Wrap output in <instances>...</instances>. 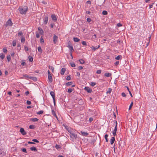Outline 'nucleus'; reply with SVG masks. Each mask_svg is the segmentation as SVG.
Listing matches in <instances>:
<instances>
[{"mask_svg":"<svg viewBox=\"0 0 157 157\" xmlns=\"http://www.w3.org/2000/svg\"><path fill=\"white\" fill-rule=\"evenodd\" d=\"M44 112V111L43 110H40L37 113V114L38 115L42 114Z\"/></svg>","mask_w":157,"mask_h":157,"instance_id":"36","label":"nucleus"},{"mask_svg":"<svg viewBox=\"0 0 157 157\" xmlns=\"http://www.w3.org/2000/svg\"><path fill=\"white\" fill-rule=\"evenodd\" d=\"M117 25L118 27H120L122 26V25L120 23H118L117 24Z\"/></svg>","mask_w":157,"mask_h":157,"instance_id":"63","label":"nucleus"},{"mask_svg":"<svg viewBox=\"0 0 157 157\" xmlns=\"http://www.w3.org/2000/svg\"><path fill=\"white\" fill-rule=\"evenodd\" d=\"M102 13L103 15H106L108 14V12L105 10H103L102 11Z\"/></svg>","mask_w":157,"mask_h":157,"instance_id":"39","label":"nucleus"},{"mask_svg":"<svg viewBox=\"0 0 157 157\" xmlns=\"http://www.w3.org/2000/svg\"><path fill=\"white\" fill-rule=\"evenodd\" d=\"M30 120L33 122L37 121L39 120V119L36 118H31Z\"/></svg>","mask_w":157,"mask_h":157,"instance_id":"17","label":"nucleus"},{"mask_svg":"<svg viewBox=\"0 0 157 157\" xmlns=\"http://www.w3.org/2000/svg\"><path fill=\"white\" fill-rule=\"evenodd\" d=\"M25 37H22L21 39V43L24 42H25Z\"/></svg>","mask_w":157,"mask_h":157,"instance_id":"43","label":"nucleus"},{"mask_svg":"<svg viewBox=\"0 0 157 157\" xmlns=\"http://www.w3.org/2000/svg\"><path fill=\"white\" fill-rule=\"evenodd\" d=\"M24 49L25 51H27L29 50V48L28 47L26 46H24Z\"/></svg>","mask_w":157,"mask_h":157,"instance_id":"49","label":"nucleus"},{"mask_svg":"<svg viewBox=\"0 0 157 157\" xmlns=\"http://www.w3.org/2000/svg\"><path fill=\"white\" fill-rule=\"evenodd\" d=\"M100 47V46L99 45H98V47H94V46H92V47H91V48L92 50H94V51H95L98 48Z\"/></svg>","mask_w":157,"mask_h":157,"instance_id":"15","label":"nucleus"},{"mask_svg":"<svg viewBox=\"0 0 157 157\" xmlns=\"http://www.w3.org/2000/svg\"><path fill=\"white\" fill-rule=\"evenodd\" d=\"M49 68L52 71V72L53 73L54 69V67L52 66H49Z\"/></svg>","mask_w":157,"mask_h":157,"instance_id":"25","label":"nucleus"},{"mask_svg":"<svg viewBox=\"0 0 157 157\" xmlns=\"http://www.w3.org/2000/svg\"><path fill=\"white\" fill-rule=\"evenodd\" d=\"M29 128L30 129H34L35 128V126L33 125H31L29 126Z\"/></svg>","mask_w":157,"mask_h":157,"instance_id":"33","label":"nucleus"},{"mask_svg":"<svg viewBox=\"0 0 157 157\" xmlns=\"http://www.w3.org/2000/svg\"><path fill=\"white\" fill-rule=\"evenodd\" d=\"M52 115L54 116L55 117H57V115L56 114V113L54 110L52 109Z\"/></svg>","mask_w":157,"mask_h":157,"instance_id":"23","label":"nucleus"},{"mask_svg":"<svg viewBox=\"0 0 157 157\" xmlns=\"http://www.w3.org/2000/svg\"><path fill=\"white\" fill-rule=\"evenodd\" d=\"M56 148L57 149H59L60 148V146L59 145H58V144H56L55 146Z\"/></svg>","mask_w":157,"mask_h":157,"instance_id":"35","label":"nucleus"},{"mask_svg":"<svg viewBox=\"0 0 157 157\" xmlns=\"http://www.w3.org/2000/svg\"><path fill=\"white\" fill-rule=\"evenodd\" d=\"M122 56L121 55H118L115 57V59L117 60H121L122 59Z\"/></svg>","mask_w":157,"mask_h":157,"instance_id":"16","label":"nucleus"},{"mask_svg":"<svg viewBox=\"0 0 157 157\" xmlns=\"http://www.w3.org/2000/svg\"><path fill=\"white\" fill-rule=\"evenodd\" d=\"M29 62H32L33 61V58L30 56H29Z\"/></svg>","mask_w":157,"mask_h":157,"instance_id":"41","label":"nucleus"},{"mask_svg":"<svg viewBox=\"0 0 157 157\" xmlns=\"http://www.w3.org/2000/svg\"><path fill=\"white\" fill-rule=\"evenodd\" d=\"M66 71V69L65 68H62L61 72L60 74L62 75H63L64 74L65 72Z\"/></svg>","mask_w":157,"mask_h":157,"instance_id":"13","label":"nucleus"},{"mask_svg":"<svg viewBox=\"0 0 157 157\" xmlns=\"http://www.w3.org/2000/svg\"><path fill=\"white\" fill-rule=\"evenodd\" d=\"M79 61L80 62V63L82 64H83L85 63L84 61L82 59H79Z\"/></svg>","mask_w":157,"mask_h":157,"instance_id":"32","label":"nucleus"},{"mask_svg":"<svg viewBox=\"0 0 157 157\" xmlns=\"http://www.w3.org/2000/svg\"><path fill=\"white\" fill-rule=\"evenodd\" d=\"M51 18L52 19V20L54 21V22H56L57 21V18L56 17V16L55 15V14H52L51 15Z\"/></svg>","mask_w":157,"mask_h":157,"instance_id":"6","label":"nucleus"},{"mask_svg":"<svg viewBox=\"0 0 157 157\" xmlns=\"http://www.w3.org/2000/svg\"><path fill=\"white\" fill-rule=\"evenodd\" d=\"M44 42V40L42 38V37H41L40 39V42L41 43H43Z\"/></svg>","mask_w":157,"mask_h":157,"instance_id":"55","label":"nucleus"},{"mask_svg":"<svg viewBox=\"0 0 157 157\" xmlns=\"http://www.w3.org/2000/svg\"><path fill=\"white\" fill-rule=\"evenodd\" d=\"M81 133L82 135L84 136H86L88 135V133L84 132L81 131Z\"/></svg>","mask_w":157,"mask_h":157,"instance_id":"29","label":"nucleus"},{"mask_svg":"<svg viewBox=\"0 0 157 157\" xmlns=\"http://www.w3.org/2000/svg\"><path fill=\"white\" fill-rule=\"evenodd\" d=\"M82 44L84 46H86L87 45V44L86 41H82Z\"/></svg>","mask_w":157,"mask_h":157,"instance_id":"47","label":"nucleus"},{"mask_svg":"<svg viewBox=\"0 0 157 157\" xmlns=\"http://www.w3.org/2000/svg\"><path fill=\"white\" fill-rule=\"evenodd\" d=\"M30 149L31 151H36L37 150L36 148L35 147H31L30 148Z\"/></svg>","mask_w":157,"mask_h":157,"instance_id":"19","label":"nucleus"},{"mask_svg":"<svg viewBox=\"0 0 157 157\" xmlns=\"http://www.w3.org/2000/svg\"><path fill=\"white\" fill-rule=\"evenodd\" d=\"M119 61H116L114 63V64L115 65L117 66L119 64Z\"/></svg>","mask_w":157,"mask_h":157,"instance_id":"60","label":"nucleus"},{"mask_svg":"<svg viewBox=\"0 0 157 157\" xmlns=\"http://www.w3.org/2000/svg\"><path fill=\"white\" fill-rule=\"evenodd\" d=\"M38 30L40 35H44V31L41 27H39L38 28Z\"/></svg>","mask_w":157,"mask_h":157,"instance_id":"11","label":"nucleus"},{"mask_svg":"<svg viewBox=\"0 0 157 157\" xmlns=\"http://www.w3.org/2000/svg\"><path fill=\"white\" fill-rule=\"evenodd\" d=\"M71 66L72 67H75V64L74 63H70Z\"/></svg>","mask_w":157,"mask_h":157,"instance_id":"40","label":"nucleus"},{"mask_svg":"<svg viewBox=\"0 0 157 157\" xmlns=\"http://www.w3.org/2000/svg\"><path fill=\"white\" fill-rule=\"evenodd\" d=\"M82 68H83V67L81 66H79L78 67V69L79 70H81Z\"/></svg>","mask_w":157,"mask_h":157,"instance_id":"62","label":"nucleus"},{"mask_svg":"<svg viewBox=\"0 0 157 157\" xmlns=\"http://www.w3.org/2000/svg\"><path fill=\"white\" fill-rule=\"evenodd\" d=\"M133 105V102L132 101L131 102V104H130V105H129V109H128L129 110L131 109V108L132 107Z\"/></svg>","mask_w":157,"mask_h":157,"instance_id":"37","label":"nucleus"},{"mask_svg":"<svg viewBox=\"0 0 157 157\" xmlns=\"http://www.w3.org/2000/svg\"><path fill=\"white\" fill-rule=\"evenodd\" d=\"M70 136L71 138L73 139H76L77 138V135L73 133H72L71 132H70Z\"/></svg>","mask_w":157,"mask_h":157,"instance_id":"3","label":"nucleus"},{"mask_svg":"<svg viewBox=\"0 0 157 157\" xmlns=\"http://www.w3.org/2000/svg\"><path fill=\"white\" fill-rule=\"evenodd\" d=\"M72 92V89L71 88H70L69 89H68V91H67V92L69 93H71V92Z\"/></svg>","mask_w":157,"mask_h":157,"instance_id":"50","label":"nucleus"},{"mask_svg":"<svg viewBox=\"0 0 157 157\" xmlns=\"http://www.w3.org/2000/svg\"><path fill=\"white\" fill-rule=\"evenodd\" d=\"M121 95L122 96V97H126V95L124 92H123L122 93Z\"/></svg>","mask_w":157,"mask_h":157,"instance_id":"53","label":"nucleus"},{"mask_svg":"<svg viewBox=\"0 0 157 157\" xmlns=\"http://www.w3.org/2000/svg\"><path fill=\"white\" fill-rule=\"evenodd\" d=\"M58 39V37L56 35H54L53 37V41L54 44H56Z\"/></svg>","mask_w":157,"mask_h":157,"instance_id":"7","label":"nucleus"},{"mask_svg":"<svg viewBox=\"0 0 157 157\" xmlns=\"http://www.w3.org/2000/svg\"><path fill=\"white\" fill-rule=\"evenodd\" d=\"M71 78L70 76H68L67 77L66 79L67 80L69 81L71 80Z\"/></svg>","mask_w":157,"mask_h":157,"instance_id":"57","label":"nucleus"},{"mask_svg":"<svg viewBox=\"0 0 157 157\" xmlns=\"http://www.w3.org/2000/svg\"><path fill=\"white\" fill-rule=\"evenodd\" d=\"M93 118H92V117H90V118L89 119V121H90V122L92 121H93Z\"/></svg>","mask_w":157,"mask_h":157,"instance_id":"64","label":"nucleus"},{"mask_svg":"<svg viewBox=\"0 0 157 157\" xmlns=\"http://www.w3.org/2000/svg\"><path fill=\"white\" fill-rule=\"evenodd\" d=\"M72 83H73V82H69L66 83L65 84V85L66 86H69L72 85Z\"/></svg>","mask_w":157,"mask_h":157,"instance_id":"24","label":"nucleus"},{"mask_svg":"<svg viewBox=\"0 0 157 157\" xmlns=\"http://www.w3.org/2000/svg\"><path fill=\"white\" fill-rule=\"evenodd\" d=\"M36 36L37 38H39L40 37V34L37 32L36 33Z\"/></svg>","mask_w":157,"mask_h":157,"instance_id":"54","label":"nucleus"},{"mask_svg":"<svg viewBox=\"0 0 157 157\" xmlns=\"http://www.w3.org/2000/svg\"><path fill=\"white\" fill-rule=\"evenodd\" d=\"M21 44H17V47H20L19 49H18V48H17V50H18L19 51H20L21 49Z\"/></svg>","mask_w":157,"mask_h":157,"instance_id":"45","label":"nucleus"},{"mask_svg":"<svg viewBox=\"0 0 157 157\" xmlns=\"http://www.w3.org/2000/svg\"><path fill=\"white\" fill-rule=\"evenodd\" d=\"M73 40L75 42H78L80 41V39L77 37H74Z\"/></svg>","mask_w":157,"mask_h":157,"instance_id":"20","label":"nucleus"},{"mask_svg":"<svg viewBox=\"0 0 157 157\" xmlns=\"http://www.w3.org/2000/svg\"><path fill=\"white\" fill-rule=\"evenodd\" d=\"M124 87L126 88H127V90H128V91L129 92V94H130L131 96V97H132V95L130 91L129 90L128 87L127 86H125Z\"/></svg>","mask_w":157,"mask_h":157,"instance_id":"18","label":"nucleus"},{"mask_svg":"<svg viewBox=\"0 0 157 157\" xmlns=\"http://www.w3.org/2000/svg\"><path fill=\"white\" fill-rule=\"evenodd\" d=\"M3 51L4 53H6L7 52V50L6 48H3Z\"/></svg>","mask_w":157,"mask_h":157,"instance_id":"44","label":"nucleus"},{"mask_svg":"<svg viewBox=\"0 0 157 157\" xmlns=\"http://www.w3.org/2000/svg\"><path fill=\"white\" fill-rule=\"evenodd\" d=\"M115 141V138L114 137H112L110 140V144H113Z\"/></svg>","mask_w":157,"mask_h":157,"instance_id":"14","label":"nucleus"},{"mask_svg":"<svg viewBox=\"0 0 157 157\" xmlns=\"http://www.w3.org/2000/svg\"><path fill=\"white\" fill-rule=\"evenodd\" d=\"M116 132H117L116 131H113V134L114 136H115L116 135Z\"/></svg>","mask_w":157,"mask_h":157,"instance_id":"58","label":"nucleus"},{"mask_svg":"<svg viewBox=\"0 0 157 157\" xmlns=\"http://www.w3.org/2000/svg\"><path fill=\"white\" fill-rule=\"evenodd\" d=\"M111 75V73H105L104 74V76L105 77H109Z\"/></svg>","mask_w":157,"mask_h":157,"instance_id":"21","label":"nucleus"},{"mask_svg":"<svg viewBox=\"0 0 157 157\" xmlns=\"http://www.w3.org/2000/svg\"><path fill=\"white\" fill-rule=\"evenodd\" d=\"M20 132H21V134L23 135H25L26 134V132L24 130V129L23 128H21L20 130Z\"/></svg>","mask_w":157,"mask_h":157,"instance_id":"10","label":"nucleus"},{"mask_svg":"<svg viewBox=\"0 0 157 157\" xmlns=\"http://www.w3.org/2000/svg\"><path fill=\"white\" fill-rule=\"evenodd\" d=\"M13 24V23L10 18L6 22V25L7 26H11Z\"/></svg>","mask_w":157,"mask_h":157,"instance_id":"4","label":"nucleus"},{"mask_svg":"<svg viewBox=\"0 0 157 157\" xmlns=\"http://www.w3.org/2000/svg\"><path fill=\"white\" fill-rule=\"evenodd\" d=\"M48 79L50 82H51L53 81L52 77V75L51 74L50 72L48 70Z\"/></svg>","mask_w":157,"mask_h":157,"instance_id":"2","label":"nucleus"},{"mask_svg":"<svg viewBox=\"0 0 157 157\" xmlns=\"http://www.w3.org/2000/svg\"><path fill=\"white\" fill-rule=\"evenodd\" d=\"M18 35L19 36H23V35L22 32L20 31L18 33Z\"/></svg>","mask_w":157,"mask_h":157,"instance_id":"27","label":"nucleus"},{"mask_svg":"<svg viewBox=\"0 0 157 157\" xmlns=\"http://www.w3.org/2000/svg\"><path fill=\"white\" fill-rule=\"evenodd\" d=\"M13 46H15L16 45V43L15 41H13L12 43Z\"/></svg>","mask_w":157,"mask_h":157,"instance_id":"52","label":"nucleus"},{"mask_svg":"<svg viewBox=\"0 0 157 157\" xmlns=\"http://www.w3.org/2000/svg\"><path fill=\"white\" fill-rule=\"evenodd\" d=\"M44 22V25H46L48 22V15H46L43 19Z\"/></svg>","mask_w":157,"mask_h":157,"instance_id":"5","label":"nucleus"},{"mask_svg":"<svg viewBox=\"0 0 157 157\" xmlns=\"http://www.w3.org/2000/svg\"><path fill=\"white\" fill-rule=\"evenodd\" d=\"M96 73L98 74H100L101 73V70H99L97 71H96Z\"/></svg>","mask_w":157,"mask_h":157,"instance_id":"51","label":"nucleus"},{"mask_svg":"<svg viewBox=\"0 0 157 157\" xmlns=\"http://www.w3.org/2000/svg\"><path fill=\"white\" fill-rule=\"evenodd\" d=\"M68 47L69 48V50L71 51V52H72V51H74L73 48V46L71 45V43H68Z\"/></svg>","mask_w":157,"mask_h":157,"instance_id":"12","label":"nucleus"},{"mask_svg":"<svg viewBox=\"0 0 157 157\" xmlns=\"http://www.w3.org/2000/svg\"><path fill=\"white\" fill-rule=\"evenodd\" d=\"M87 21L88 23H89L91 21V19L90 18H88L87 19Z\"/></svg>","mask_w":157,"mask_h":157,"instance_id":"56","label":"nucleus"},{"mask_svg":"<svg viewBox=\"0 0 157 157\" xmlns=\"http://www.w3.org/2000/svg\"><path fill=\"white\" fill-rule=\"evenodd\" d=\"M112 91V89L111 88H109L108 90L106 91V94H110Z\"/></svg>","mask_w":157,"mask_h":157,"instance_id":"22","label":"nucleus"},{"mask_svg":"<svg viewBox=\"0 0 157 157\" xmlns=\"http://www.w3.org/2000/svg\"><path fill=\"white\" fill-rule=\"evenodd\" d=\"M26 103L27 104L29 105H30L31 104V102L27 100L26 101Z\"/></svg>","mask_w":157,"mask_h":157,"instance_id":"59","label":"nucleus"},{"mask_svg":"<svg viewBox=\"0 0 157 157\" xmlns=\"http://www.w3.org/2000/svg\"><path fill=\"white\" fill-rule=\"evenodd\" d=\"M32 140L33 141V142H36V143H39V141L36 139H33Z\"/></svg>","mask_w":157,"mask_h":157,"instance_id":"48","label":"nucleus"},{"mask_svg":"<svg viewBox=\"0 0 157 157\" xmlns=\"http://www.w3.org/2000/svg\"><path fill=\"white\" fill-rule=\"evenodd\" d=\"M96 84V82H91V83L90 84V85L92 86H94Z\"/></svg>","mask_w":157,"mask_h":157,"instance_id":"46","label":"nucleus"},{"mask_svg":"<svg viewBox=\"0 0 157 157\" xmlns=\"http://www.w3.org/2000/svg\"><path fill=\"white\" fill-rule=\"evenodd\" d=\"M20 13L21 14H25L28 10L27 6H22L19 8Z\"/></svg>","mask_w":157,"mask_h":157,"instance_id":"1","label":"nucleus"},{"mask_svg":"<svg viewBox=\"0 0 157 157\" xmlns=\"http://www.w3.org/2000/svg\"><path fill=\"white\" fill-rule=\"evenodd\" d=\"M76 75L78 77H80V73L78 72H77L76 73Z\"/></svg>","mask_w":157,"mask_h":157,"instance_id":"61","label":"nucleus"},{"mask_svg":"<svg viewBox=\"0 0 157 157\" xmlns=\"http://www.w3.org/2000/svg\"><path fill=\"white\" fill-rule=\"evenodd\" d=\"M108 135L107 134H105V140L106 142H108Z\"/></svg>","mask_w":157,"mask_h":157,"instance_id":"34","label":"nucleus"},{"mask_svg":"<svg viewBox=\"0 0 157 157\" xmlns=\"http://www.w3.org/2000/svg\"><path fill=\"white\" fill-rule=\"evenodd\" d=\"M84 89L88 93H91L92 92V89L89 87H85Z\"/></svg>","mask_w":157,"mask_h":157,"instance_id":"9","label":"nucleus"},{"mask_svg":"<svg viewBox=\"0 0 157 157\" xmlns=\"http://www.w3.org/2000/svg\"><path fill=\"white\" fill-rule=\"evenodd\" d=\"M30 79L34 81L37 80V78L36 77H30Z\"/></svg>","mask_w":157,"mask_h":157,"instance_id":"26","label":"nucleus"},{"mask_svg":"<svg viewBox=\"0 0 157 157\" xmlns=\"http://www.w3.org/2000/svg\"><path fill=\"white\" fill-rule=\"evenodd\" d=\"M50 94L53 98V101H55L56 98L54 92L53 91H51L50 92Z\"/></svg>","mask_w":157,"mask_h":157,"instance_id":"8","label":"nucleus"},{"mask_svg":"<svg viewBox=\"0 0 157 157\" xmlns=\"http://www.w3.org/2000/svg\"><path fill=\"white\" fill-rule=\"evenodd\" d=\"M23 76L25 78L30 79V76H29L27 74H25L23 75Z\"/></svg>","mask_w":157,"mask_h":157,"instance_id":"38","label":"nucleus"},{"mask_svg":"<svg viewBox=\"0 0 157 157\" xmlns=\"http://www.w3.org/2000/svg\"><path fill=\"white\" fill-rule=\"evenodd\" d=\"M0 56L1 59H3L4 58L5 56L4 54H3V53H1L0 54Z\"/></svg>","mask_w":157,"mask_h":157,"instance_id":"31","label":"nucleus"},{"mask_svg":"<svg viewBox=\"0 0 157 157\" xmlns=\"http://www.w3.org/2000/svg\"><path fill=\"white\" fill-rule=\"evenodd\" d=\"M38 50L40 53H42V51L40 46L38 47Z\"/></svg>","mask_w":157,"mask_h":157,"instance_id":"28","label":"nucleus"},{"mask_svg":"<svg viewBox=\"0 0 157 157\" xmlns=\"http://www.w3.org/2000/svg\"><path fill=\"white\" fill-rule=\"evenodd\" d=\"M6 58L8 62H10L11 60V57L10 55H7Z\"/></svg>","mask_w":157,"mask_h":157,"instance_id":"30","label":"nucleus"},{"mask_svg":"<svg viewBox=\"0 0 157 157\" xmlns=\"http://www.w3.org/2000/svg\"><path fill=\"white\" fill-rule=\"evenodd\" d=\"M21 150L24 152L27 153L26 149L25 148H23L21 149Z\"/></svg>","mask_w":157,"mask_h":157,"instance_id":"42","label":"nucleus"}]
</instances>
